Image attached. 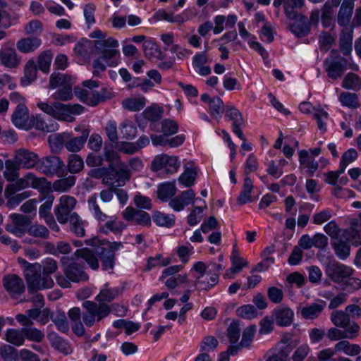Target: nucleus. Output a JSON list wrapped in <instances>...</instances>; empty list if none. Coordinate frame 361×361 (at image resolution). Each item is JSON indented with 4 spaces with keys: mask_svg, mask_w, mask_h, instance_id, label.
<instances>
[{
    "mask_svg": "<svg viewBox=\"0 0 361 361\" xmlns=\"http://www.w3.org/2000/svg\"><path fill=\"white\" fill-rule=\"evenodd\" d=\"M118 46V41L113 37L94 42L96 52L102 56L106 65L111 67H115L118 63L120 58Z\"/></svg>",
    "mask_w": 361,
    "mask_h": 361,
    "instance_id": "6",
    "label": "nucleus"
},
{
    "mask_svg": "<svg viewBox=\"0 0 361 361\" xmlns=\"http://www.w3.org/2000/svg\"><path fill=\"white\" fill-rule=\"evenodd\" d=\"M64 163L62 159L56 155H50L39 159L37 169L47 176H61L64 171Z\"/></svg>",
    "mask_w": 361,
    "mask_h": 361,
    "instance_id": "9",
    "label": "nucleus"
},
{
    "mask_svg": "<svg viewBox=\"0 0 361 361\" xmlns=\"http://www.w3.org/2000/svg\"><path fill=\"white\" fill-rule=\"evenodd\" d=\"M21 169L13 160L5 161V170L4 171V178L9 182L13 183L20 176L19 171Z\"/></svg>",
    "mask_w": 361,
    "mask_h": 361,
    "instance_id": "39",
    "label": "nucleus"
},
{
    "mask_svg": "<svg viewBox=\"0 0 361 361\" xmlns=\"http://www.w3.org/2000/svg\"><path fill=\"white\" fill-rule=\"evenodd\" d=\"M43 276L40 274V278L47 277L52 279L49 275L55 273L58 270V262L56 259L47 257L45 258L40 264Z\"/></svg>",
    "mask_w": 361,
    "mask_h": 361,
    "instance_id": "50",
    "label": "nucleus"
},
{
    "mask_svg": "<svg viewBox=\"0 0 361 361\" xmlns=\"http://www.w3.org/2000/svg\"><path fill=\"white\" fill-rule=\"evenodd\" d=\"M353 28L343 27L340 36V48L345 56L350 54L353 47Z\"/></svg>",
    "mask_w": 361,
    "mask_h": 361,
    "instance_id": "29",
    "label": "nucleus"
},
{
    "mask_svg": "<svg viewBox=\"0 0 361 361\" xmlns=\"http://www.w3.org/2000/svg\"><path fill=\"white\" fill-rule=\"evenodd\" d=\"M336 51H331V56L324 61V68L329 77L332 79L341 78L345 70V60L340 56L334 57Z\"/></svg>",
    "mask_w": 361,
    "mask_h": 361,
    "instance_id": "12",
    "label": "nucleus"
},
{
    "mask_svg": "<svg viewBox=\"0 0 361 361\" xmlns=\"http://www.w3.org/2000/svg\"><path fill=\"white\" fill-rule=\"evenodd\" d=\"M41 44V39L37 37H26L18 40L16 43L18 50L21 53L34 51Z\"/></svg>",
    "mask_w": 361,
    "mask_h": 361,
    "instance_id": "32",
    "label": "nucleus"
},
{
    "mask_svg": "<svg viewBox=\"0 0 361 361\" xmlns=\"http://www.w3.org/2000/svg\"><path fill=\"white\" fill-rule=\"evenodd\" d=\"M342 85L344 88L348 90H360L361 78L353 73H348L343 80Z\"/></svg>",
    "mask_w": 361,
    "mask_h": 361,
    "instance_id": "52",
    "label": "nucleus"
},
{
    "mask_svg": "<svg viewBox=\"0 0 361 361\" xmlns=\"http://www.w3.org/2000/svg\"><path fill=\"white\" fill-rule=\"evenodd\" d=\"M195 200V193L193 190L183 191L180 194L169 201V206L176 212H180L188 206L193 203Z\"/></svg>",
    "mask_w": 361,
    "mask_h": 361,
    "instance_id": "19",
    "label": "nucleus"
},
{
    "mask_svg": "<svg viewBox=\"0 0 361 361\" xmlns=\"http://www.w3.org/2000/svg\"><path fill=\"white\" fill-rule=\"evenodd\" d=\"M75 183V177L70 176L55 180L52 185V189L56 192H63L69 190Z\"/></svg>",
    "mask_w": 361,
    "mask_h": 361,
    "instance_id": "47",
    "label": "nucleus"
},
{
    "mask_svg": "<svg viewBox=\"0 0 361 361\" xmlns=\"http://www.w3.org/2000/svg\"><path fill=\"white\" fill-rule=\"evenodd\" d=\"M82 320L87 328L92 327L106 318L111 313V307L106 303H99L92 300H85L82 303Z\"/></svg>",
    "mask_w": 361,
    "mask_h": 361,
    "instance_id": "5",
    "label": "nucleus"
},
{
    "mask_svg": "<svg viewBox=\"0 0 361 361\" xmlns=\"http://www.w3.org/2000/svg\"><path fill=\"white\" fill-rule=\"evenodd\" d=\"M87 245L94 247L96 255L99 257L104 270L112 269L115 264V252L123 247L120 242H102L94 238L92 240H86Z\"/></svg>",
    "mask_w": 361,
    "mask_h": 361,
    "instance_id": "4",
    "label": "nucleus"
},
{
    "mask_svg": "<svg viewBox=\"0 0 361 361\" xmlns=\"http://www.w3.org/2000/svg\"><path fill=\"white\" fill-rule=\"evenodd\" d=\"M353 270L346 265L337 262H329L326 268L327 276L335 283L344 282L353 274Z\"/></svg>",
    "mask_w": 361,
    "mask_h": 361,
    "instance_id": "11",
    "label": "nucleus"
},
{
    "mask_svg": "<svg viewBox=\"0 0 361 361\" xmlns=\"http://www.w3.org/2000/svg\"><path fill=\"white\" fill-rule=\"evenodd\" d=\"M195 200H199L202 202L204 204L203 207H198V206H194L191 212L188 215L187 218V222L188 224L191 226H195L197 225L202 219V212L204 209H207V207L205 204L204 200H201L200 198H195Z\"/></svg>",
    "mask_w": 361,
    "mask_h": 361,
    "instance_id": "48",
    "label": "nucleus"
},
{
    "mask_svg": "<svg viewBox=\"0 0 361 361\" xmlns=\"http://www.w3.org/2000/svg\"><path fill=\"white\" fill-rule=\"evenodd\" d=\"M75 92L81 101L90 106H94L104 101V97L102 94L92 90L75 88Z\"/></svg>",
    "mask_w": 361,
    "mask_h": 361,
    "instance_id": "24",
    "label": "nucleus"
},
{
    "mask_svg": "<svg viewBox=\"0 0 361 361\" xmlns=\"http://www.w3.org/2000/svg\"><path fill=\"white\" fill-rule=\"evenodd\" d=\"M30 119L28 109L23 104H19L16 106L11 116L12 122L16 127L25 130L32 128Z\"/></svg>",
    "mask_w": 361,
    "mask_h": 361,
    "instance_id": "14",
    "label": "nucleus"
},
{
    "mask_svg": "<svg viewBox=\"0 0 361 361\" xmlns=\"http://www.w3.org/2000/svg\"><path fill=\"white\" fill-rule=\"evenodd\" d=\"M162 114V108L158 105L153 104L146 108L142 115L145 119L154 122L161 118Z\"/></svg>",
    "mask_w": 361,
    "mask_h": 361,
    "instance_id": "57",
    "label": "nucleus"
},
{
    "mask_svg": "<svg viewBox=\"0 0 361 361\" xmlns=\"http://www.w3.org/2000/svg\"><path fill=\"white\" fill-rule=\"evenodd\" d=\"M87 202L90 209L93 212L94 216L97 220L104 221L107 219V215L102 212L97 203L96 195H92Z\"/></svg>",
    "mask_w": 361,
    "mask_h": 361,
    "instance_id": "55",
    "label": "nucleus"
},
{
    "mask_svg": "<svg viewBox=\"0 0 361 361\" xmlns=\"http://www.w3.org/2000/svg\"><path fill=\"white\" fill-rule=\"evenodd\" d=\"M67 168L71 173L80 172L84 168L83 159L78 154H70L68 158Z\"/></svg>",
    "mask_w": 361,
    "mask_h": 361,
    "instance_id": "49",
    "label": "nucleus"
},
{
    "mask_svg": "<svg viewBox=\"0 0 361 361\" xmlns=\"http://www.w3.org/2000/svg\"><path fill=\"white\" fill-rule=\"evenodd\" d=\"M276 323L281 326L290 325L293 319V312L288 307H280L274 310Z\"/></svg>",
    "mask_w": 361,
    "mask_h": 361,
    "instance_id": "31",
    "label": "nucleus"
},
{
    "mask_svg": "<svg viewBox=\"0 0 361 361\" xmlns=\"http://www.w3.org/2000/svg\"><path fill=\"white\" fill-rule=\"evenodd\" d=\"M253 190V183L250 178L246 176L244 179L243 189L240 191L237 202L239 205H243L252 201L251 194Z\"/></svg>",
    "mask_w": 361,
    "mask_h": 361,
    "instance_id": "37",
    "label": "nucleus"
},
{
    "mask_svg": "<svg viewBox=\"0 0 361 361\" xmlns=\"http://www.w3.org/2000/svg\"><path fill=\"white\" fill-rule=\"evenodd\" d=\"M209 109L212 116L215 118H219L224 111V102L220 97H215L210 101Z\"/></svg>",
    "mask_w": 361,
    "mask_h": 361,
    "instance_id": "63",
    "label": "nucleus"
},
{
    "mask_svg": "<svg viewBox=\"0 0 361 361\" xmlns=\"http://www.w3.org/2000/svg\"><path fill=\"white\" fill-rule=\"evenodd\" d=\"M37 66L33 60H29L24 68V76L21 82L23 85H28L32 82L37 78Z\"/></svg>",
    "mask_w": 361,
    "mask_h": 361,
    "instance_id": "44",
    "label": "nucleus"
},
{
    "mask_svg": "<svg viewBox=\"0 0 361 361\" xmlns=\"http://www.w3.org/2000/svg\"><path fill=\"white\" fill-rule=\"evenodd\" d=\"M299 161L300 165L307 168L310 176H312L319 167L317 161L310 157V153L307 150L299 152Z\"/></svg>",
    "mask_w": 361,
    "mask_h": 361,
    "instance_id": "35",
    "label": "nucleus"
},
{
    "mask_svg": "<svg viewBox=\"0 0 361 361\" xmlns=\"http://www.w3.org/2000/svg\"><path fill=\"white\" fill-rule=\"evenodd\" d=\"M305 4V0H274L273 5L279 8L283 5L284 13L287 18H293L298 16V8H302Z\"/></svg>",
    "mask_w": 361,
    "mask_h": 361,
    "instance_id": "22",
    "label": "nucleus"
},
{
    "mask_svg": "<svg viewBox=\"0 0 361 361\" xmlns=\"http://www.w3.org/2000/svg\"><path fill=\"white\" fill-rule=\"evenodd\" d=\"M0 355L4 361H20L18 350L8 345L0 348Z\"/></svg>",
    "mask_w": 361,
    "mask_h": 361,
    "instance_id": "61",
    "label": "nucleus"
},
{
    "mask_svg": "<svg viewBox=\"0 0 361 361\" xmlns=\"http://www.w3.org/2000/svg\"><path fill=\"white\" fill-rule=\"evenodd\" d=\"M325 306V302L307 305L300 310L301 316L305 319H314L317 318Z\"/></svg>",
    "mask_w": 361,
    "mask_h": 361,
    "instance_id": "33",
    "label": "nucleus"
},
{
    "mask_svg": "<svg viewBox=\"0 0 361 361\" xmlns=\"http://www.w3.org/2000/svg\"><path fill=\"white\" fill-rule=\"evenodd\" d=\"M120 294L118 288H109L105 284L99 293L95 297V300L99 303L111 302Z\"/></svg>",
    "mask_w": 361,
    "mask_h": 361,
    "instance_id": "34",
    "label": "nucleus"
},
{
    "mask_svg": "<svg viewBox=\"0 0 361 361\" xmlns=\"http://www.w3.org/2000/svg\"><path fill=\"white\" fill-rule=\"evenodd\" d=\"M143 51L145 56L150 59H161L164 57L163 54L158 45L151 40L144 42Z\"/></svg>",
    "mask_w": 361,
    "mask_h": 361,
    "instance_id": "45",
    "label": "nucleus"
},
{
    "mask_svg": "<svg viewBox=\"0 0 361 361\" xmlns=\"http://www.w3.org/2000/svg\"><path fill=\"white\" fill-rule=\"evenodd\" d=\"M147 99L143 96L130 97L122 101V107L129 111H139L146 105Z\"/></svg>",
    "mask_w": 361,
    "mask_h": 361,
    "instance_id": "30",
    "label": "nucleus"
},
{
    "mask_svg": "<svg viewBox=\"0 0 361 361\" xmlns=\"http://www.w3.org/2000/svg\"><path fill=\"white\" fill-rule=\"evenodd\" d=\"M20 63L21 58L16 50L4 44L0 49V63L6 68H16Z\"/></svg>",
    "mask_w": 361,
    "mask_h": 361,
    "instance_id": "15",
    "label": "nucleus"
},
{
    "mask_svg": "<svg viewBox=\"0 0 361 361\" xmlns=\"http://www.w3.org/2000/svg\"><path fill=\"white\" fill-rule=\"evenodd\" d=\"M332 323L338 327L346 328L350 324V317L346 312L334 311L331 314Z\"/></svg>",
    "mask_w": 361,
    "mask_h": 361,
    "instance_id": "53",
    "label": "nucleus"
},
{
    "mask_svg": "<svg viewBox=\"0 0 361 361\" xmlns=\"http://www.w3.org/2000/svg\"><path fill=\"white\" fill-rule=\"evenodd\" d=\"M123 218L135 225L149 226L151 225V217L149 214L133 207H127L123 211Z\"/></svg>",
    "mask_w": 361,
    "mask_h": 361,
    "instance_id": "13",
    "label": "nucleus"
},
{
    "mask_svg": "<svg viewBox=\"0 0 361 361\" xmlns=\"http://www.w3.org/2000/svg\"><path fill=\"white\" fill-rule=\"evenodd\" d=\"M72 85L73 81L61 87L59 90L52 94L54 100L68 101L72 99Z\"/></svg>",
    "mask_w": 361,
    "mask_h": 361,
    "instance_id": "56",
    "label": "nucleus"
},
{
    "mask_svg": "<svg viewBox=\"0 0 361 361\" xmlns=\"http://www.w3.org/2000/svg\"><path fill=\"white\" fill-rule=\"evenodd\" d=\"M95 254L94 247L92 250L88 248L79 249L75 252L77 257L83 259L92 269L97 270L99 268V261Z\"/></svg>",
    "mask_w": 361,
    "mask_h": 361,
    "instance_id": "36",
    "label": "nucleus"
},
{
    "mask_svg": "<svg viewBox=\"0 0 361 361\" xmlns=\"http://www.w3.org/2000/svg\"><path fill=\"white\" fill-rule=\"evenodd\" d=\"M335 253L341 259H346L350 255V246L343 241H338L332 244Z\"/></svg>",
    "mask_w": 361,
    "mask_h": 361,
    "instance_id": "64",
    "label": "nucleus"
},
{
    "mask_svg": "<svg viewBox=\"0 0 361 361\" xmlns=\"http://www.w3.org/2000/svg\"><path fill=\"white\" fill-rule=\"evenodd\" d=\"M29 187L37 190L42 195H46L51 191V183L46 178H39L33 173L29 172L23 177L18 178L13 183L8 184L5 192L6 194H14Z\"/></svg>",
    "mask_w": 361,
    "mask_h": 361,
    "instance_id": "1",
    "label": "nucleus"
},
{
    "mask_svg": "<svg viewBox=\"0 0 361 361\" xmlns=\"http://www.w3.org/2000/svg\"><path fill=\"white\" fill-rule=\"evenodd\" d=\"M71 82H72L71 76L60 73H53L50 76L49 85L50 88L55 89L61 87Z\"/></svg>",
    "mask_w": 361,
    "mask_h": 361,
    "instance_id": "51",
    "label": "nucleus"
},
{
    "mask_svg": "<svg viewBox=\"0 0 361 361\" xmlns=\"http://www.w3.org/2000/svg\"><path fill=\"white\" fill-rule=\"evenodd\" d=\"M18 262L24 268V276L30 290L36 291L41 289L51 288L54 286V282L52 279L40 278V264H30L23 258H18Z\"/></svg>",
    "mask_w": 361,
    "mask_h": 361,
    "instance_id": "3",
    "label": "nucleus"
},
{
    "mask_svg": "<svg viewBox=\"0 0 361 361\" xmlns=\"http://www.w3.org/2000/svg\"><path fill=\"white\" fill-rule=\"evenodd\" d=\"M152 219L159 226L166 228L172 227L176 221V217L173 214H166L159 211L154 212Z\"/></svg>",
    "mask_w": 361,
    "mask_h": 361,
    "instance_id": "43",
    "label": "nucleus"
},
{
    "mask_svg": "<svg viewBox=\"0 0 361 361\" xmlns=\"http://www.w3.org/2000/svg\"><path fill=\"white\" fill-rule=\"evenodd\" d=\"M354 8V0H343L337 16V22L340 26L348 27Z\"/></svg>",
    "mask_w": 361,
    "mask_h": 361,
    "instance_id": "23",
    "label": "nucleus"
},
{
    "mask_svg": "<svg viewBox=\"0 0 361 361\" xmlns=\"http://www.w3.org/2000/svg\"><path fill=\"white\" fill-rule=\"evenodd\" d=\"M77 201L75 197L69 195H63L59 198V204L54 209V213L57 221L65 224L68 222L69 217L73 213Z\"/></svg>",
    "mask_w": 361,
    "mask_h": 361,
    "instance_id": "10",
    "label": "nucleus"
},
{
    "mask_svg": "<svg viewBox=\"0 0 361 361\" xmlns=\"http://www.w3.org/2000/svg\"><path fill=\"white\" fill-rule=\"evenodd\" d=\"M27 233L30 235L42 239H47L49 236V229L44 225L33 224L27 228Z\"/></svg>",
    "mask_w": 361,
    "mask_h": 361,
    "instance_id": "54",
    "label": "nucleus"
},
{
    "mask_svg": "<svg viewBox=\"0 0 361 361\" xmlns=\"http://www.w3.org/2000/svg\"><path fill=\"white\" fill-rule=\"evenodd\" d=\"M52 60V54L50 51H44L42 52L37 60V66L40 71L47 73L49 71L51 62Z\"/></svg>",
    "mask_w": 361,
    "mask_h": 361,
    "instance_id": "58",
    "label": "nucleus"
},
{
    "mask_svg": "<svg viewBox=\"0 0 361 361\" xmlns=\"http://www.w3.org/2000/svg\"><path fill=\"white\" fill-rule=\"evenodd\" d=\"M180 167L178 157L166 154L157 155L152 161L151 169L154 171H163L167 174H173Z\"/></svg>",
    "mask_w": 361,
    "mask_h": 361,
    "instance_id": "7",
    "label": "nucleus"
},
{
    "mask_svg": "<svg viewBox=\"0 0 361 361\" xmlns=\"http://www.w3.org/2000/svg\"><path fill=\"white\" fill-rule=\"evenodd\" d=\"M240 330L238 322L233 321L230 324L227 329V336L229 338L231 345H237L238 343Z\"/></svg>",
    "mask_w": 361,
    "mask_h": 361,
    "instance_id": "59",
    "label": "nucleus"
},
{
    "mask_svg": "<svg viewBox=\"0 0 361 361\" xmlns=\"http://www.w3.org/2000/svg\"><path fill=\"white\" fill-rule=\"evenodd\" d=\"M68 316L74 322V324L72 326L73 332L78 336H84L85 334V324H84L83 321H81L80 309L78 307L71 308L68 312Z\"/></svg>",
    "mask_w": 361,
    "mask_h": 361,
    "instance_id": "26",
    "label": "nucleus"
},
{
    "mask_svg": "<svg viewBox=\"0 0 361 361\" xmlns=\"http://www.w3.org/2000/svg\"><path fill=\"white\" fill-rule=\"evenodd\" d=\"M5 336L7 342L16 346L22 345L25 339L23 328L21 329H9L6 331Z\"/></svg>",
    "mask_w": 361,
    "mask_h": 361,
    "instance_id": "41",
    "label": "nucleus"
},
{
    "mask_svg": "<svg viewBox=\"0 0 361 361\" xmlns=\"http://www.w3.org/2000/svg\"><path fill=\"white\" fill-rule=\"evenodd\" d=\"M59 331L66 333L69 330L67 318L63 312H58L51 318Z\"/></svg>",
    "mask_w": 361,
    "mask_h": 361,
    "instance_id": "62",
    "label": "nucleus"
},
{
    "mask_svg": "<svg viewBox=\"0 0 361 361\" xmlns=\"http://www.w3.org/2000/svg\"><path fill=\"white\" fill-rule=\"evenodd\" d=\"M88 137V133L83 131L78 137H71L68 134H62L57 137V140L62 142L66 149L71 152H78L83 147Z\"/></svg>",
    "mask_w": 361,
    "mask_h": 361,
    "instance_id": "16",
    "label": "nucleus"
},
{
    "mask_svg": "<svg viewBox=\"0 0 361 361\" xmlns=\"http://www.w3.org/2000/svg\"><path fill=\"white\" fill-rule=\"evenodd\" d=\"M47 338L51 343V345L57 350L68 354L69 352L68 343L60 337L56 333L51 332L48 334Z\"/></svg>",
    "mask_w": 361,
    "mask_h": 361,
    "instance_id": "42",
    "label": "nucleus"
},
{
    "mask_svg": "<svg viewBox=\"0 0 361 361\" xmlns=\"http://www.w3.org/2000/svg\"><path fill=\"white\" fill-rule=\"evenodd\" d=\"M176 192L174 183H164L159 186L157 196L163 202H166Z\"/></svg>",
    "mask_w": 361,
    "mask_h": 361,
    "instance_id": "46",
    "label": "nucleus"
},
{
    "mask_svg": "<svg viewBox=\"0 0 361 361\" xmlns=\"http://www.w3.org/2000/svg\"><path fill=\"white\" fill-rule=\"evenodd\" d=\"M66 276L73 282L85 281L88 275L85 272L83 266L77 262H71L64 268Z\"/></svg>",
    "mask_w": 361,
    "mask_h": 361,
    "instance_id": "18",
    "label": "nucleus"
},
{
    "mask_svg": "<svg viewBox=\"0 0 361 361\" xmlns=\"http://www.w3.org/2000/svg\"><path fill=\"white\" fill-rule=\"evenodd\" d=\"M219 275L212 274L209 277L207 275H200L196 277L195 286L199 290L208 291L218 283Z\"/></svg>",
    "mask_w": 361,
    "mask_h": 361,
    "instance_id": "28",
    "label": "nucleus"
},
{
    "mask_svg": "<svg viewBox=\"0 0 361 361\" xmlns=\"http://www.w3.org/2000/svg\"><path fill=\"white\" fill-rule=\"evenodd\" d=\"M69 226L71 231L78 237H83L85 235V222L78 214L73 212L69 217Z\"/></svg>",
    "mask_w": 361,
    "mask_h": 361,
    "instance_id": "38",
    "label": "nucleus"
},
{
    "mask_svg": "<svg viewBox=\"0 0 361 361\" xmlns=\"http://www.w3.org/2000/svg\"><path fill=\"white\" fill-rule=\"evenodd\" d=\"M256 331V326L254 325L247 327L242 336V340L237 345H230L228 351L231 354H237L244 347H248L252 342Z\"/></svg>",
    "mask_w": 361,
    "mask_h": 361,
    "instance_id": "25",
    "label": "nucleus"
},
{
    "mask_svg": "<svg viewBox=\"0 0 361 361\" xmlns=\"http://www.w3.org/2000/svg\"><path fill=\"white\" fill-rule=\"evenodd\" d=\"M25 338L33 342L40 343L44 338V333L34 327H25L23 328Z\"/></svg>",
    "mask_w": 361,
    "mask_h": 361,
    "instance_id": "60",
    "label": "nucleus"
},
{
    "mask_svg": "<svg viewBox=\"0 0 361 361\" xmlns=\"http://www.w3.org/2000/svg\"><path fill=\"white\" fill-rule=\"evenodd\" d=\"M197 177V169L194 166V162L190 161L184 166V172L178 178L180 184L185 187H190L194 184Z\"/></svg>",
    "mask_w": 361,
    "mask_h": 361,
    "instance_id": "27",
    "label": "nucleus"
},
{
    "mask_svg": "<svg viewBox=\"0 0 361 361\" xmlns=\"http://www.w3.org/2000/svg\"><path fill=\"white\" fill-rule=\"evenodd\" d=\"M336 352H343L347 355H357L361 352V348L357 344H350L348 341L343 340L335 345Z\"/></svg>",
    "mask_w": 361,
    "mask_h": 361,
    "instance_id": "40",
    "label": "nucleus"
},
{
    "mask_svg": "<svg viewBox=\"0 0 361 361\" xmlns=\"http://www.w3.org/2000/svg\"><path fill=\"white\" fill-rule=\"evenodd\" d=\"M3 286L12 297L21 295L25 290L23 279L16 274H8L4 276Z\"/></svg>",
    "mask_w": 361,
    "mask_h": 361,
    "instance_id": "17",
    "label": "nucleus"
},
{
    "mask_svg": "<svg viewBox=\"0 0 361 361\" xmlns=\"http://www.w3.org/2000/svg\"><path fill=\"white\" fill-rule=\"evenodd\" d=\"M12 160L20 169L28 170L37 166L39 157L35 152L22 147L14 150Z\"/></svg>",
    "mask_w": 361,
    "mask_h": 361,
    "instance_id": "8",
    "label": "nucleus"
},
{
    "mask_svg": "<svg viewBox=\"0 0 361 361\" xmlns=\"http://www.w3.org/2000/svg\"><path fill=\"white\" fill-rule=\"evenodd\" d=\"M37 107L47 115L61 121L72 122L71 115H79L84 111V107L78 104H63L55 102L53 104L39 102Z\"/></svg>",
    "mask_w": 361,
    "mask_h": 361,
    "instance_id": "2",
    "label": "nucleus"
},
{
    "mask_svg": "<svg viewBox=\"0 0 361 361\" xmlns=\"http://www.w3.org/2000/svg\"><path fill=\"white\" fill-rule=\"evenodd\" d=\"M209 61V59L207 50H204L194 55L192 65L199 75L206 76L211 73V68L207 65Z\"/></svg>",
    "mask_w": 361,
    "mask_h": 361,
    "instance_id": "21",
    "label": "nucleus"
},
{
    "mask_svg": "<svg viewBox=\"0 0 361 361\" xmlns=\"http://www.w3.org/2000/svg\"><path fill=\"white\" fill-rule=\"evenodd\" d=\"M298 16L293 18H288L290 20H293L290 23L289 27L290 31L297 37H302L309 34L310 27L306 17L299 13H298Z\"/></svg>",
    "mask_w": 361,
    "mask_h": 361,
    "instance_id": "20",
    "label": "nucleus"
}]
</instances>
